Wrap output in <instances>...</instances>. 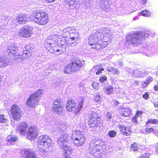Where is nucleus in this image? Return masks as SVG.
Instances as JSON below:
<instances>
[{"instance_id": "f257e3e1", "label": "nucleus", "mask_w": 158, "mask_h": 158, "mask_svg": "<svg viewBox=\"0 0 158 158\" xmlns=\"http://www.w3.org/2000/svg\"><path fill=\"white\" fill-rule=\"evenodd\" d=\"M150 35L148 31H136L129 34L127 37V41L129 45L135 47V51L134 53L142 52L146 56L149 57L152 55L154 53L149 44H143L142 42L145 38L148 37Z\"/></svg>"}, {"instance_id": "f03ea898", "label": "nucleus", "mask_w": 158, "mask_h": 158, "mask_svg": "<svg viewBox=\"0 0 158 158\" xmlns=\"http://www.w3.org/2000/svg\"><path fill=\"white\" fill-rule=\"evenodd\" d=\"M39 146L38 150L43 154L51 151L53 149L52 141L48 136L41 135L39 137L37 142Z\"/></svg>"}, {"instance_id": "7ed1b4c3", "label": "nucleus", "mask_w": 158, "mask_h": 158, "mask_svg": "<svg viewBox=\"0 0 158 158\" xmlns=\"http://www.w3.org/2000/svg\"><path fill=\"white\" fill-rule=\"evenodd\" d=\"M30 17L31 19L39 25H45L48 22V15L44 12L34 11Z\"/></svg>"}, {"instance_id": "20e7f679", "label": "nucleus", "mask_w": 158, "mask_h": 158, "mask_svg": "<svg viewBox=\"0 0 158 158\" xmlns=\"http://www.w3.org/2000/svg\"><path fill=\"white\" fill-rule=\"evenodd\" d=\"M99 30L102 31L101 35L99 36L100 40L98 41V44H101V49L108 44L111 41L112 37L110 35L111 31L108 28H103Z\"/></svg>"}, {"instance_id": "39448f33", "label": "nucleus", "mask_w": 158, "mask_h": 158, "mask_svg": "<svg viewBox=\"0 0 158 158\" xmlns=\"http://www.w3.org/2000/svg\"><path fill=\"white\" fill-rule=\"evenodd\" d=\"M43 90L38 89L29 97L26 102V105L28 107H34L36 106L40 98L43 94Z\"/></svg>"}, {"instance_id": "423d86ee", "label": "nucleus", "mask_w": 158, "mask_h": 158, "mask_svg": "<svg viewBox=\"0 0 158 158\" xmlns=\"http://www.w3.org/2000/svg\"><path fill=\"white\" fill-rule=\"evenodd\" d=\"M102 32L101 30H98L89 37V43L92 48L98 50L101 49V44H98V41Z\"/></svg>"}, {"instance_id": "0eeeda50", "label": "nucleus", "mask_w": 158, "mask_h": 158, "mask_svg": "<svg viewBox=\"0 0 158 158\" xmlns=\"http://www.w3.org/2000/svg\"><path fill=\"white\" fill-rule=\"evenodd\" d=\"M71 139L73 140V143L77 146L82 145L85 141L83 132L78 131L73 132Z\"/></svg>"}, {"instance_id": "6e6552de", "label": "nucleus", "mask_w": 158, "mask_h": 158, "mask_svg": "<svg viewBox=\"0 0 158 158\" xmlns=\"http://www.w3.org/2000/svg\"><path fill=\"white\" fill-rule=\"evenodd\" d=\"M84 102V99L81 98L80 102L78 103V106H76V103L73 101L69 100L66 103V109L67 111H71L77 110L78 112H79L82 109Z\"/></svg>"}, {"instance_id": "1a4fd4ad", "label": "nucleus", "mask_w": 158, "mask_h": 158, "mask_svg": "<svg viewBox=\"0 0 158 158\" xmlns=\"http://www.w3.org/2000/svg\"><path fill=\"white\" fill-rule=\"evenodd\" d=\"M10 112L13 119L18 120L21 116V110L19 106L17 105H13L10 108Z\"/></svg>"}, {"instance_id": "9d476101", "label": "nucleus", "mask_w": 158, "mask_h": 158, "mask_svg": "<svg viewBox=\"0 0 158 158\" xmlns=\"http://www.w3.org/2000/svg\"><path fill=\"white\" fill-rule=\"evenodd\" d=\"M32 30L31 27L25 26L22 27L19 31V34L21 37L26 38L31 36Z\"/></svg>"}, {"instance_id": "9b49d317", "label": "nucleus", "mask_w": 158, "mask_h": 158, "mask_svg": "<svg viewBox=\"0 0 158 158\" xmlns=\"http://www.w3.org/2000/svg\"><path fill=\"white\" fill-rule=\"evenodd\" d=\"M69 138V135L68 134L65 133L62 134L57 139V143L60 147L63 148L65 146H69L65 144V143L68 141Z\"/></svg>"}, {"instance_id": "f8f14e48", "label": "nucleus", "mask_w": 158, "mask_h": 158, "mask_svg": "<svg viewBox=\"0 0 158 158\" xmlns=\"http://www.w3.org/2000/svg\"><path fill=\"white\" fill-rule=\"evenodd\" d=\"M38 134V130L35 126H31L27 131V138L30 140H32L37 137Z\"/></svg>"}, {"instance_id": "ddd939ff", "label": "nucleus", "mask_w": 158, "mask_h": 158, "mask_svg": "<svg viewBox=\"0 0 158 158\" xmlns=\"http://www.w3.org/2000/svg\"><path fill=\"white\" fill-rule=\"evenodd\" d=\"M105 145V142L101 139L96 138L92 140L90 143L89 147L91 148H102V146Z\"/></svg>"}, {"instance_id": "4468645a", "label": "nucleus", "mask_w": 158, "mask_h": 158, "mask_svg": "<svg viewBox=\"0 0 158 158\" xmlns=\"http://www.w3.org/2000/svg\"><path fill=\"white\" fill-rule=\"evenodd\" d=\"M29 16L28 15L25 14H21L18 15L17 17L16 20L17 21L19 24H24L26 22L28 21L29 20V19H31V16Z\"/></svg>"}, {"instance_id": "2eb2a0df", "label": "nucleus", "mask_w": 158, "mask_h": 158, "mask_svg": "<svg viewBox=\"0 0 158 158\" xmlns=\"http://www.w3.org/2000/svg\"><path fill=\"white\" fill-rule=\"evenodd\" d=\"M88 122L89 127L91 128L100 127L102 125V121L100 118H98L95 119H89Z\"/></svg>"}, {"instance_id": "dca6fc26", "label": "nucleus", "mask_w": 158, "mask_h": 158, "mask_svg": "<svg viewBox=\"0 0 158 158\" xmlns=\"http://www.w3.org/2000/svg\"><path fill=\"white\" fill-rule=\"evenodd\" d=\"M27 127V124L23 122L19 124L17 127L16 130L22 135H24Z\"/></svg>"}, {"instance_id": "f3484780", "label": "nucleus", "mask_w": 158, "mask_h": 158, "mask_svg": "<svg viewBox=\"0 0 158 158\" xmlns=\"http://www.w3.org/2000/svg\"><path fill=\"white\" fill-rule=\"evenodd\" d=\"M100 7L103 10L107 11L110 8V3L109 0H101L99 2Z\"/></svg>"}, {"instance_id": "a211bd4d", "label": "nucleus", "mask_w": 158, "mask_h": 158, "mask_svg": "<svg viewBox=\"0 0 158 158\" xmlns=\"http://www.w3.org/2000/svg\"><path fill=\"white\" fill-rule=\"evenodd\" d=\"M102 148H91L89 147V150L90 153L92 155L96 157H99L101 156L100 153L101 152V150Z\"/></svg>"}, {"instance_id": "6ab92c4d", "label": "nucleus", "mask_w": 158, "mask_h": 158, "mask_svg": "<svg viewBox=\"0 0 158 158\" xmlns=\"http://www.w3.org/2000/svg\"><path fill=\"white\" fill-rule=\"evenodd\" d=\"M70 64L73 72H75L79 70L81 68L82 65V63L80 61L73 62Z\"/></svg>"}, {"instance_id": "aec40b11", "label": "nucleus", "mask_w": 158, "mask_h": 158, "mask_svg": "<svg viewBox=\"0 0 158 158\" xmlns=\"http://www.w3.org/2000/svg\"><path fill=\"white\" fill-rule=\"evenodd\" d=\"M17 47L15 43H12L8 45L6 51L8 53L14 54L17 52Z\"/></svg>"}, {"instance_id": "412c9836", "label": "nucleus", "mask_w": 158, "mask_h": 158, "mask_svg": "<svg viewBox=\"0 0 158 158\" xmlns=\"http://www.w3.org/2000/svg\"><path fill=\"white\" fill-rule=\"evenodd\" d=\"M72 38H70L68 40L66 41V44L69 48L73 47L76 46L77 44V40H75L74 42H72V41H74L76 38L77 37V36H75V37H73L72 35H71Z\"/></svg>"}, {"instance_id": "4be33fe9", "label": "nucleus", "mask_w": 158, "mask_h": 158, "mask_svg": "<svg viewBox=\"0 0 158 158\" xmlns=\"http://www.w3.org/2000/svg\"><path fill=\"white\" fill-rule=\"evenodd\" d=\"M24 157L26 158H37L34 152L30 149L24 150Z\"/></svg>"}, {"instance_id": "5701e85b", "label": "nucleus", "mask_w": 158, "mask_h": 158, "mask_svg": "<svg viewBox=\"0 0 158 158\" xmlns=\"http://www.w3.org/2000/svg\"><path fill=\"white\" fill-rule=\"evenodd\" d=\"M33 48L30 46H27L26 49L23 51V58L29 57L31 56V53L33 52Z\"/></svg>"}, {"instance_id": "b1692460", "label": "nucleus", "mask_w": 158, "mask_h": 158, "mask_svg": "<svg viewBox=\"0 0 158 158\" xmlns=\"http://www.w3.org/2000/svg\"><path fill=\"white\" fill-rule=\"evenodd\" d=\"M61 148L65 151V155L63 158H72L70 153L72 152L73 149L70 146H65Z\"/></svg>"}, {"instance_id": "393cba45", "label": "nucleus", "mask_w": 158, "mask_h": 158, "mask_svg": "<svg viewBox=\"0 0 158 158\" xmlns=\"http://www.w3.org/2000/svg\"><path fill=\"white\" fill-rule=\"evenodd\" d=\"M53 111L56 114H62L64 111V107L62 105H59L58 106L52 107Z\"/></svg>"}, {"instance_id": "a878e982", "label": "nucleus", "mask_w": 158, "mask_h": 158, "mask_svg": "<svg viewBox=\"0 0 158 158\" xmlns=\"http://www.w3.org/2000/svg\"><path fill=\"white\" fill-rule=\"evenodd\" d=\"M9 60L3 57L0 58V68H5L9 65Z\"/></svg>"}, {"instance_id": "bb28decb", "label": "nucleus", "mask_w": 158, "mask_h": 158, "mask_svg": "<svg viewBox=\"0 0 158 158\" xmlns=\"http://www.w3.org/2000/svg\"><path fill=\"white\" fill-rule=\"evenodd\" d=\"M78 0H66V2L68 6L70 7V8L73 9L74 8H77V5Z\"/></svg>"}, {"instance_id": "cd10ccee", "label": "nucleus", "mask_w": 158, "mask_h": 158, "mask_svg": "<svg viewBox=\"0 0 158 158\" xmlns=\"http://www.w3.org/2000/svg\"><path fill=\"white\" fill-rule=\"evenodd\" d=\"M118 127L120 128V131L122 132L124 135L128 136L130 135L131 134V131L129 129L126 128V127L123 125H119Z\"/></svg>"}, {"instance_id": "c85d7f7f", "label": "nucleus", "mask_w": 158, "mask_h": 158, "mask_svg": "<svg viewBox=\"0 0 158 158\" xmlns=\"http://www.w3.org/2000/svg\"><path fill=\"white\" fill-rule=\"evenodd\" d=\"M56 44H57V43H56V41L52 39H47L45 41V46L47 48L48 47L52 48V46H55Z\"/></svg>"}, {"instance_id": "c756f323", "label": "nucleus", "mask_w": 158, "mask_h": 158, "mask_svg": "<svg viewBox=\"0 0 158 158\" xmlns=\"http://www.w3.org/2000/svg\"><path fill=\"white\" fill-rule=\"evenodd\" d=\"M64 33L67 32H69L70 35L73 34L77 32L75 28L73 27H67L63 30Z\"/></svg>"}, {"instance_id": "7c9ffc66", "label": "nucleus", "mask_w": 158, "mask_h": 158, "mask_svg": "<svg viewBox=\"0 0 158 158\" xmlns=\"http://www.w3.org/2000/svg\"><path fill=\"white\" fill-rule=\"evenodd\" d=\"M154 80V79L151 76L148 77L145 81L142 84L141 86L142 88H145L147 85L150 84Z\"/></svg>"}, {"instance_id": "2f4dec72", "label": "nucleus", "mask_w": 158, "mask_h": 158, "mask_svg": "<svg viewBox=\"0 0 158 158\" xmlns=\"http://www.w3.org/2000/svg\"><path fill=\"white\" fill-rule=\"evenodd\" d=\"M89 119H95L98 118H100L96 113L94 111H90L89 113Z\"/></svg>"}, {"instance_id": "473e14b6", "label": "nucleus", "mask_w": 158, "mask_h": 158, "mask_svg": "<svg viewBox=\"0 0 158 158\" xmlns=\"http://www.w3.org/2000/svg\"><path fill=\"white\" fill-rule=\"evenodd\" d=\"M122 115L124 117H129L131 115V110L128 108L121 109Z\"/></svg>"}, {"instance_id": "72a5a7b5", "label": "nucleus", "mask_w": 158, "mask_h": 158, "mask_svg": "<svg viewBox=\"0 0 158 158\" xmlns=\"http://www.w3.org/2000/svg\"><path fill=\"white\" fill-rule=\"evenodd\" d=\"M142 69H137L134 71L133 74L135 77L143 78Z\"/></svg>"}, {"instance_id": "f704fd0d", "label": "nucleus", "mask_w": 158, "mask_h": 158, "mask_svg": "<svg viewBox=\"0 0 158 158\" xmlns=\"http://www.w3.org/2000/svg\"><path fill=\"white\" fill-rule=\"evenodd\" d=\"M14 55V59L17 62H21L23 60V55H20L18 53L16 52Z\"/></svg>"}, {"instance_id": "c9c22d12", "label": "nucleus", "mask_w": 158, "mask_h": 158, "mask_svg": "<svg viewBox=\"0 0 158 158\" xmlns=\"http://www.w3.org/2000/svg\"><path fill=\"white\" fill-rule=\"evenodd\" d=\"M72 71L70 64L66 65L63 69L64 73L66 74H69Z\"/></svg>"}, {"instance_id": "e433bc0d", "label": "nucleus", "mask_w": 158, "mask_h": 158, "mask_svg": "<svg viewBox=\"0 0 158 158\" xmlns=\"http://www.w3.org/2000/svg\"><path fill=\"white\" fill-rule=\"evenodd\" d=\"M58 45L57 44H56L55 46H52V48L51 47H48L47 49L51 53H56L57 52Z\"/></svg>"}, {"instance_id": "4c0bfd02", "label": "nucleus", "mask_w": 158, "mask_h": 158, "mask_svg": "<svg viewBox=\"0 0 158 158\" xmlns=\"http://www.w3.org/2000/svg\"><path fill=\"white\" fill-rule=\"evenodd\" d=\"M105 93L108 95L110 94L113 91V88L111 86H107L104 88Z\"/></svg>"}, {"instance_id": "58836bf2", "label": "nucleus", "mask_w": 158, "mask_h": 158, "mask_svg": "<svg viewBox=\"0 0 158 158\" xmlns=\"http://www.w3.org/2000/svg\"><path fill=\"white\" fill-rule=\"evenodd\" d=\"M62 47H60L58 46V49H57V52H60V53L63 52H65L66 49V47L65 45L63 44V43H64V42L63 41H61Z\"/></svg>"}, {"instance_id": "ea45409f", "label": "nucleus", "mask_w": 158, "mask_h": 158, "mask_svg": "<svg viewBox=\"0 0 158 158\" xmlns=\"http://www.w3.org/2000/svg\"><path fill=\"white\" fill-rule=\"evenodd\" d=\"M17 139V138L15 136H9L7 138V140L10 143L16 141Z\"/></svg>"}, {"instance_id": "a19ab883", "label": "nucleus", "mask_w": 158, "mask_h": 158, "mask_svg": "<svg viewBox=\"0 0 158 158\" xmlns=\"http://www.w3.org/2000/svg\"><path fill=\"white\" fill-rule=\"evenodd\" d=\"M158 124V119H148L146 122V124L147 125L149 124Z\"/></svg>"}, {"instance_id": "79ce46f5", "label": "nucleus", "mask_w": 158, "mask_h": 158, "mask_svg": "<svg viewBox=\"0 0 158 158\" xmlns=\"http://www.w3.org/2000/svg\"><path fill=\"white\" fill-rule=\"evenodd\" d=\"M131 151H135L139 150V148L136 143H134L131 145Z\"/></svg>"}, {"instance_id": "37998d69", "label": "nucleus", "mask_w": 158, "mask_h": 158, "mask_svg": "<svg viewBox=\"0 0 158 158\" xmlns=\"http://www.w3.org/2000/svg\"><path fill=\"white\" fill-rule=\"evenodd\" d=\"M140 15L145 17H149L150 15V13L149 11L145 10L140 13Z\"/></svg>"}, {"instance_id": "c03bdc74", "label": "nucleus", "mask_w": 158, "mask_h": 158, "mask_svg": "<svg viewBox=\"0 0 158 158\" xmlns=\"http://www.w3.org/2000/svg\"><path fill=\"white\" fill-rule=\"evenodd\" d=\"M7 119L3 114L0 115V123H6L7 121Z\"/></svg>"}, {"instance_id": "a18cd8bd", "label": "nucleus", "mask_w": 158, "mask_h": 158, "mask_svg": "<svg viewBox=\"0 0 158 158\" xmlns=\"http://www.w3.org/2000/svg\"><path fill=\"white\" fill-rule=\"evenodd\" d=\"M92 2V0H85L84 4L86 7H88L90 6Z\"/></svg>"}, {"instance_id": "49530a36", "label": "nucleus", "mask_w": 158, "mask_h": 158, "mask_svg": "<svg viewBox=\"0 0 158 158\" xmlns=\"http://www.w3.org/2000/svg\"><path fill=\"white\" fill-rule=\"evenodd\" d=\"M112 118V113L111 112H108L106 115V118L108 121H110Z\"/></svg>"}, {"instance_id": "de8ad7c7", "label": "nucleus", "mask_w": 158, "mask_h": 158, "mask_svg": "<svg viewBox=\"0 0 158 158\" xmlns=\"http://www.w3.org/2000/svg\"><path fill=\"white\" fill-rule=\"evenodd\" d=\"M100 67L101 66L99 65L94 66L91 71L92 72L97 71Z\"/></svg>"}, {"instance_id": "09e8293b", "label": "nucleus", "mask_w": 158, "mask_h": 158, "mask_svg": "<svg viewBox=\"0 0 158 158\" xmlns=\"http://www.w3.org/2000/svg\"><path fill=\"white\" fill-rule=\"evenodd\" d=\"M116 134V132L112 130L109 131V135L111 137H113L115 136Z\"/></svg>"}, {"instance_id": "8fccbe9b", "label": "nucleus", "mask_w": 158, "mask_h": 158, "mask_svg": "<svg viewBox=\"0 0 158 158\" xmlns=\"http://www.w3.org/2000/svg\"><path fill=\"white\" fill-rule=\"evenodd\" d=\"M92 86L94 89H98L99 88V84L96 82H94L92 84Z\"/></svg>"}, {"instance_id": "3c124183", "label": "nucleus", "mask_w": 158, "mask_h": 158, "mask_svg": "<svg viewBox=\"0 0 158 158\" xmlns=\"http://www.w3.org/2000/svg\"><path fill=\"white\" fill-rule=\"evenodd\" d=\"M59 105H61L60 104V101L58 99H56L54 102L52 107L58 106H59Z\"/></svg>"}, {"instance_id": "603ef678", "label": "nucleus", "mask_w": 158, "mask_h": 158, "mask_svg": "<svg viewBox=\"0 0 158 158\" xmlns=\"http://www.w3.org/2000/svg\"><path fill=\"white\" fill-rule=\"evenodd\" d=\"M101 98L100 97V95L98 94H97L94 98L95 101L96 102L100 101L101 100Z\"/></svg>"}, {"instance_id": "864d4df0", "label": "nucleus", "mask_w": 158, "mask_h": 158, "mask_svg": "<svg viewBox=\"0 0 158 158\" xmlns=\"http://www.w3.org/2000/svg\"><path fill=\"white\" fill-rule=\"evenodd\" d=\"M107 69L108 70L109 72H112L114 74H116L118 73L117 69L113 67L110 68V69Z\"/></svg>"}, {"instance_id": "5fc2aeb1", "label": "nucleus", "mask_w": 158, "mask_h": 158, "mask_svg": "<svg viewBox=\"0 0 158 158\" xmlns=\"http://www.w3.org/2000/svg\"><path fill=\"white\" fill-rule=\"evenodd\" d=\"M107 79V77L106 76H102L99 78V81L101 83H102L105 81Z\"/></svg>"}, {"instance_id": "6e6d98bb", "label": "nucleus", "mask_w": 158, "mask_h": 158, "mask_svg": "<svg viewBox=\"0 0 158 158\" xmlns=\"http://www.w3.org/2000/svg\"><path fill=\"white\" fill-rule=\"evenodd\" d=\"M149 154L148 153H144L139 156L138 158H148L149 157Z\"/></svg>"}, {"instance_id": "4d7b16f0", "label": "nucleus", "mask_w": 158, "mask_h": 158, "mask_svg": "<svg viewBox=\"0 0 158 158\" xmlns=\"http://www.w3.org/2000/svg\"><path fill=\"white\" fill-rule=\"evenodd\" d=\"M104 70V69L100 67L98 70L96 72V74L97 75H100L102 73V71Z\"/></svg>"}, {"instance_id": "13d9d810", "label": "nucleus", "mask_w": 158, "mask_h": 158, "mask_svg": "<svg viewBox=\"0 0 158 158\" xmlns=\"http://www.w3.org/2000/svg\"><path fill=\"white\" fill-rule=\"evenodd\" d=\"M143 113V112L140 110L137 111V113L135 115L137 118L141 116V114Z\"/></svg>"}, {"instance_id": "bf43d9fd", "label": "nucleus", "mask_w": 158, "mask_h": 158, "mask_svg": "<svg viewBox=\"0 0 158 158\" xmlns=\"http://www.w3.org/2000/svg\"><path fill=\"white\" fill-rule=\"evenodd\" d=\"M142 72H143V78L144 77H145L146 76H147V75L148 74V73H149V72L148 71H147L144 70L142 69Z\"/></svg>"}, {"instance_id": "052dcab7", "label": "nucleus", "mask_w": 158, "mask_h": 158, "mask_svg": "<svg viewBox=\"0 0 158 158\" xmlns=\"http://www.w3.org/2000/svg\"><path fill=\"white\" fill-rule=\"evenodd\" d=\"M71 35H72V36L73 37H75V36H77V37L76 38L75 40H77V39H78V37H79V34L78 33V32L76 33H74L73 34H71V35H70V38H72V36ZM78 41V40H77Z\"/></svg>"}, {"instance_id": "680f3d73", "label": "nucleus", "mask_w": 158, "mask_h": 158, "mask_svg": "<svg viewBox=\"0 0 158 158\" xmlns=\"http://www.w3.org/2000/svg\"><path fill=\"white\" fill-rule=\"evenodd\" d=\"M2 26L1 25L0 26V34L3 35L4 34H6V33L4 32V31L6 30L5 29H4L2 28Z\"/></svg>"}, {"instance_id": "e2e57ef3", "label": "nucleus", "mask_w": 158, "mask_h": 158, "mask_svg": "<svg viewBox=\"0 0 158 158\" xmlns=\"http://www.w3.org/2000/svg\"><path fill=\"white\" fill-rule=\"evenodd\" d=\"M143 97L145 99H148L149 98V95L148 92L146 93L143 96Z\"/></svg>"}, {"instance_id": "0e129e2a", "label": "nucleus", "mask_w": 158, "mask_h": 158, "mask_svg": "<svg viewBox=\"0 0 158 158\" xmlns=\"http://www.w3.org/2000/svg\"><path fill=\"white\" fill-rule=\"evenodd\" d=\"M146 131L148 133H150L151 132L153 131V129L152 127L147 128L146 129Z\"/></svg>"}, {"instance_id": "69168bd1", "label": "nucleus", "mask_w": 158, "mask_h": 158, "mask_svg": "<svg viewBox=\"0 0 158 158\" xmlns=\"http://www.w3.org/2000/svg\"><path fill=\"white\" fill-rule=\"evenodd\" d=\"M137 120L138 118L136 117V116H135L132 119V121L133 123H137Z\"/></svg>"}, {"instance_id": "338daca9", "label": "nucleus", "mask_w": 158, "mask_h": 158, "mask_svg": "<svg viewBox=\"0 0 158 158\" xmlns=\"http://www.w3.org/2000/svg\"><path fill=\"white\" fill-rule=\"evenodd\" d=\"M156 152L158 154V143H157L155 145Z\"/></svg>"}, {"instance_id": "774afa93", "label": "nucleus", "mask_w": 158, "mask_h": 158, "mask_svg": "<svg viewBox=\"0 0 158 158\" xmlns=\"http://www.w3.org/2000/svg\"><path fill=\"white\" fill-rule=\"evenodd\" d=\"M154 105L155 107L158 108V101H156L154 103Z\"/></svg>"}]
</instances>
